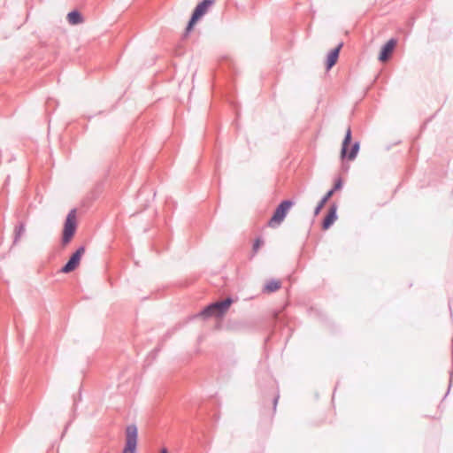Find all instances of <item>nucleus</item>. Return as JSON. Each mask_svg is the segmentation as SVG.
Masks as SVG:
<instances>
[{"label": "nucleus", "instance_id": "obj_1", "mask_svg": "<svg viewBox=\"0 0 453 453\" xmlns=\"http://www.w3.org/2000/svg\"><path fill=\"white\" fill-rule=\"evenodd\" d=\"M138 445V429L134 424L128 425L124 432V443L120 453H135Z\"/></svg>", "mask_w": 453, "mask_h": 453}, {"label": "nucleus", "instance_id": "obj_2", "mask_svg": "<svg viewBox=\"0 0 453 453\" xmlns=\"http://www.w3.org/2000/svg\"><path fill=\"white\" fill-rule=\"evenodd\" d=\"M76 228H77L76 210L73 209L67 214L65 221L63 236H62V245L63 246L67 245L72 241V239L75 234Z\"/></svg>", "mask_w": 453, "mask_h": 453}, {"label": "nucleus", "instance_id": "obj_3", "mask_svg": "<svg viewBox=\"0 0 453 453\" xmlns=\"http://www.w3.org/2000/svg\"><path fill=\"white\" fill-rule=\"evenodd\" d=\"M292 205L293 203L290 201L286 200L281 202L280 205L276 208L273 217L269 220L268 226L272 228L280 226L283 222Z\"/></svg>", "mask_w": 453, "mask_h": 453}, {"label": "nucleus", "instance_id": "obj_4", "mask_svg": "<svg viewBox=\"0 0 453 453\" xmlns=\"http://www.w3.org/2000/svg\"><path fill=\"white\" fill-rule=\"evenodd\" d=\"M232 303L231 299H226L222 302H218L207 306L200 315L202 317H211V316H220L224 314Z\"/></svg>", "mask_w": 453, "mask_h": 453}, {"label": "nucleus", "instance_id": "obj_5", "mask_svg": "<svg viewBox=\"0 0 453 453\" xmlns=\"http://www.w3.org/2000/svg\"><path fill=\"white\" fill-rule=\"evenodd\" d=\"M212 4L213 0H204L196 7L187 27L188 32H189L193 28L194 25L197 22V20L207 12L208 9Z\"/></svg>", "mask_w": 453, "mask_h": 453}, {"label": "nucleus", "instance_id": "obj_6", "mask_svg": "<svg viewBox=\"0 0 453 453\" xmlns=\"http://www.w3.org/2000/svg\"><path fill=\"white\" fill-rule=\"evenodd\" d=\"M85 252V248L81 246L71 256L67 263L61 268V272L64 273H69L74 271L80 265L82 255Z\"/></svg>", "mask_w": 453, "mask_h": 453}, {"label": "nucleus", "instance_id": "obj_7", "mask_svg": "<svg viewBox=\"0 0 453 453\" xmlns=\"http://www.w3.org/2000/svg\"><path fill=\"white\" fill-rule=\"evenodd\" d=\"M395 46H396L395 39H390L389 41H388L386 42V44L383 45V47L380 50V52L379 55V60L381 62L388 61L390 58Z\"/></svg>", "mask_w": 453, "mask_h": 453}, {"label": "nucleus", "instance_id": "obj_8", "mask_svg": "<svg viewBox=\"0 0 453 453\" xmlns=\"http://www.w3.org/2000/svg\"><path fill=\"white\" fill-rule=\"evenodd\" d=\"M336 219H337L336 206L333 205L330 207L329 211L326 214V216L323 221V225H322L323 229L324 230L328 229L333 225V223L336 220Z\"/></svg>", "mask_w": 453, "mask_h": 453}, {"label": "nucleus", "instance_id": "obj_9", "mask_svg": "<svg viewBox=\"0 0 453 453\" xmlns=\"http://www.w3.org/2000/svg\"><path fill=\"white\" fill-rule=\"evenodd\" d=\"M342 46V44H339V46L337 48L333 50L328 54L327 61H326V68H327V70L332 68L336 64L338 57H339V52H340V50H341Z\"/></svg>", "mask_w": 453, "mask_h": 453}, {"label": "nucleus", "instance_id": "obj_10", "mask_svg": "<svg viewBox=\"0 0 453 453\" xmlns=\"http://www.w3.org/2000/svg\"><path fill=\"white\" fill-rule=\"evenodd\" d=\"M281 283L278 280H272L268 281L264 287V292L270 294L275 292L280 288Z\"/></svg>", "mask_w": 453, "mask_h": 453}, {"label": "nucleus", "instance_id": "obj_11", "mask_svg": "<svg viewBox=\"0 0 453 453\" xmlns=\"http://www.w3.org/2000/svg\"><path fill=\"white\" fill-rule=\"evenodd\" d=\"M67 20L72 25H77L82 21V17L78 11H72L67 14Z\"/></svg>", "mask_w": 453, "mask_h": 453}, {"label": "nucleus", "instance_id": "obj_12", "mask_svg": "<svg viewBox=\"0 0 453 453\" xmlns=\"http://www.w3.org/2000/svg\"><path fill=\"white\" fill-rule=\"evenodd\" d=\"M334 195V190H330L328 191L325 196L324 197L321 199V201L319 203V204L317 205L316 209H315V215H318L320 211L323 209V207L325 206V204L327 203V201L332 197V196Z\"/></svg>", "mask_w": 453, "mask_h": 453}, {"label": "nucleus", "instance_id": "obj_13", "mask_svg": "<svg viewBox=\"0 0 453 453\" xmlns=\"http://www.w3.org/2000/svg\"><path fill=\"white\" fill-rule=\"evenodd\" d=\"M350 141H351V131H350V128L349 127L347 129L346 135H345V138L342 142V151H341L342 158L346 157L347 146L349 144Z\"/></svg>", "mask_w": 453, "mask_h": 453}, {"label": "nucleus", "instance_id": "obj_14", "mask_svg": "<svg viewBox=\"0 0 453 453\" xmlns=\"http://www.w3.org/2000/svg\"><path fill=\"white\" fill-rule=\"evenodd\" d=\"M25 233V225L24 223L20 222L19 225L15 226L14 230V241L13 242L16 243L19 242V240L21 238V236Z\"/></svg>", "mask_w": 453, "mask_h": 453}, {"label": "nucleus", "instance_id": "obj_15", "mask_svg": "<svg viewBox=\"0 0 453 453\" xmlns=\"http://www.w3.org/2000/svg\"><path fill=\"white\" fill-rule=\"evenodd\" d=\"M358 150H359V145H358V143H355V144L353 145V147H352V149H351V150H350L349 154L348 155V158H349V160H353V159L356 157V156H357V152H358Z\"/></svg>", "mask_w": 453, "mask_h": 453}, {"label": "nucleus", "instance_id": "obj_16", "mask_svg": "<svg viewBox=\"0 0 453 453\" xmlns=\"http://www.w3.org/2000/svg\"><path fill=\"white\" fill-rule=\"evenodd\" d=\"M263 245V241L260 238H257L252 247L253 253H257L259 248Z\"/></svg>", "mask_w": 453, "mask_h": 453}, {"label": "nucleus", "instance_id": "obj_17", "mask_svg": "<svg viewBox=\"0 0 453 453\" xmlns=\"http://www.w3.org/2000/svg\"><path fill=\"white\" fill-rule=\"evenodd\" d=\"M342 188V180H338L334 186V188L332 190H334V193L336 191V190H339L340 188Z\"/></svg>", "mask_w": 453, "mask_h": 453}, {"label": "nucleus", "instance_id": "obj_18", "mask_svg": "<svg viewBox=\"0 0 453 453\" xmlns=\"http://www.w3.org/2000/svg\"><path fill=\"white\" fill-rule=\"evenodd\" d=\"M160 453H168L167 449L165 448H163L160 451Z\"/></svg>", "mask_w": 453, "mask_h": 453}]
</instances>
